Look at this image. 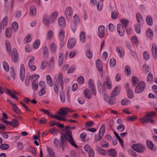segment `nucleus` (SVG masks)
Here are the masks:
<instances>
[{
	"mask_svg": "<svg viewBox=\"0 0 157 157\" xmlns=\"http://www.w3.org/2000/svg\"><path fill=\"white\" fill-rule=\"evenodd\" d=\"M18 53L16 49H14L13 50L11 57L13 61L16 62L18 60Z\"/></svg>",
	"mask_w": 157,
	"mask_h": 157,
	"instance_id": "16",
	"label": "nucleus"
},
{
	"mask_svg": "<svg viewBox=\"0 0 157 157\" xmlns=\"http://www.w3.org/2000/svg\"><path fill=\"white\" fill-rule=\"evenodd\" d=\"M84 96L88 99H90L92 97V94L90 90L86 89L83 92Z\"/></svg>",
	"mask_w": 157,
	"mask_h": 157,
	"instance_id": "21",
	"label": "nucleus"
},
{
	"mask_svg": "<svg viewBox=\"0 0 157 157\" xmlns=\"http://www.w3.org/2000/svg\"><path fill=\"white\" fill-rule=\"evenodd\" d=\"M132 148L136 151L142 153L145 150V146L142 144H136L132 145Z\"/></svg>",
	"mask_w": 157,
	"mask_h": 157,
	"instance_id": "4",
	"label": "nucleus"
},
{
	"mask_svg": "<svg viewBox=\"0 0 157 157\" xmlns=\"http://www.w3.org/2000/svg\"><path fill=\"white\" fill-rule=\"evenodd\" d=\"M131 103V101L127 99H124L121 101V104L123 105H126Z\"/></svg>",
	"mask_w": 157,
	"mask_h": 157,
	"instance_id": "43",
	"label": "nucleus"
},
{
	"mask_svg": "<svg viewBox=\"0 0 157 157\" xmlns=\"http://www.w3.org/2000/svg\"><path fill=\"white\" fill-rule=\"evenodd\" d=\"M52 117L53 118L59 121H66L67 120L65 117L63 116H61L60 115H56L52 116Z\"/></svg>",
	"mask_w": 157,
	"mask_h": 157,
	"instance_id": "24",
	"label": "nucleus"
},
{
	"mask_svg": "<svg viewBox=\"0 0 157 157\" xmlns=\"http://www.w3.org/2000/svg\"><path fill=\"white\" fill-rule=\"evenodd\" d=\"M58 23L60 27L64 26L66 25V21L64 18L63 17L59 18L58 19Z\"/></svg>",
	"mask_w": 157,
	"mask_h": 157,
	"instance_id": "17",
	"label": "nucleus"
},
{
	"mask_svg": "<svg viewBox=\"0 0 157 157\" xmlns=\"http://www.w3.org/2000/svg\"><path fill=\"white\" fill-rule=\"evenodd\" d=\"M105 82L107 88L109 90L111 89L112 87V84L110 81V78L109 76H107V77Z\"/></svg>",
	"mask_w": 157,
	"mask_h": 157,
	"instance_id": "32",
	"label": "nucleus"
},
{
	"mask_svg": "<svg viewBox=\"0 0 157 157\" xmlns=\"http://www.w3.org/2000/svg\"><path fill=\"white\" fill-rule=\"evenodd\" d=\"M73 13V10L71 7H67L65 10L64 13L66 18L67 19L71 18Z\"/></svg>",
	"mask_w": 157,
	"mask_h": 157,
	"instance_id": "8",
	"label": "nucleus"
},
{
	"mask_svg": "<svg viewBox=\"0 0 157 157\" xmlns=\"http://www.w3.org/2000/svg\"><path fill=\"white\" fill-rule=\"evenodd\" d=\"M48 132L53 134H56L59 132V130L56 128H50Z\"/></svg>",
	"mask_w": 157,
	"mask_h": 157,
	"instance_id": "54",
	"label": "nucleus"
},
{
	"mask_svg": "<svg viewBox=\"0 0 157 157\" xmlns=\"http://www.w3.org/2000/svg\"><path fill=\"white\" fill-rule=\"evenodd\" d=\"M35 57L33 56L30 57V59L28 63L29 67L32 71H35L36 69V67L34 65Z\"/></svg>",
	"mask_w": 157,
	"mask_h": 157,
	"instance_id": "7",
	"label": "nucleus"
},
{
	"mask_svg": "<svg viewBox=\"0 0 157 157\" xmlns=\"http://www.w3.org/2000/svg\"><path fill=\"white\" fill-rule=\"evenodd\" d=\"M96 149L99 154L104 156L106 155V152L104 150L98 147H96Z\"/></svg>",
	"mask_w": 157,
	"mask_h": 157,
	"instance_id": "26",
	"label": "nucleus"
},
{
	"mask_svg": "<svg viewBox=\"0 0 157 157\" xmlns=\"http://www.w3.org/2000/svg\"><path fill=\"white\" fill-rule=\"evenodd\" d=\"M67 109H68L67 107L61 109L60 111L59 112V113L63 115H66L67 114Z\"/></svg>",
	"mask_w": 157,
	"mask_h": 157,
	"instance_id": "45",
	"label": "nucleus"
},
{
	"mask_svg": "<svg viewBox=\"0 0 157 157\" xmlns=\"http://www.w3.org/2000/svg\"><path fill=\"white\" fill-rule=\"evenodd\" d=\"M43 52L44 57L47 58L49 55V52L47 47L44 46L43 48Z\"/></svg>",
	"mask_w": 157,
	"mask_h": 157,
	"instance_id": "33",
	"label": "nucleus"
},
{
	"mask_svg": "<svg viewBox=\"0 0 157 157\" xmlns=\"http://www.w3.org/2000/svg\"><path fill=\"white\" fill-rule=\"evenodd\" d=\"M105 127L104 125L103 124L100 128L98 134L101 136H103L105 132Z\"/></svg>",
	"mask_w": 157,
	"mask_h": 157,
	"instance_id": "34",
	"label": "nucleus"
},
{
	"mask_svg": "<svg viewBox=\"0 0 157 157\" xmlns=\"http://www.w3.org/2000/svg\"><path fill=\"white\" fill-rule=\"evenodd\" d=\"M96 66L98 70L101 71L102 70L103 65L101 61L99 59H97L96 61Z\"/></svg>",
	"mask_w": 157,
	"mask_h": 157,
	"instance_id": "22",
	"label": "nucleus"
},
{
	"mask_svg": "<svg viewBox=\"0 0 157 157\" xmlns=\"http://www.w3.org/2000/svg\"><path fill=\"white\" fill-rule=\"evenodd\" d=\"M137 20L138 22H141L143 21V18L141 14L139 13H137L136 14Z\"/></svg>",
	"mask_w": 157,
	"mask_h": 157,
	"instance_id": "46",
	"label": "nucleus"
},
{
	"mask_svg": "<svg viewBox=\"0 0 157 157\" xmlns=\"http://www.w3.org/2000/svg\"><path fill=\"white\" fill-rule=\"evenodd\" d=\"M47 150L49 157H55L54 152L52 148L48 147Z\"/></svg>",
	"mask_w": 157,
	"mask_h": 157,
	"instance_id": "41",
	"label": "nucleus"
},
{
	"mask_svg": "<svg viewBox=\"0 0 157 157\" xmlns=\"http://www.w3.org/2000/svg\"><path fill=\"white\" fill-rule=\"evenodd\" d=\"M13 30L11 28H7L6 29L5 34L6 36L8 38L10 37L11 36Z\"/></svg>",
	"mask_w": 157,
	"mask_h": 157,
	"instance_id": "37",
	"label": "nucleus"
},
{
	"mask_svg": "<svg viewBox=\"0 0 157 157\" xmlns=\"http://www.w3.org/2000/svg\"><path fill=\"white\" fill-rule=\"evenodd\" d=\"M125 128L124 125L121 124L118 125L117 128V130L120 132H123L124 129Z\"/></svg>",
	"mask_w": 157,
	"mask_h": 157,
	"instance_id": "50",
	"label": "nucleus"
},
{
	"mask_svg": "<svg viewBox=\"0 0 157 157\" xmlns=\"http://www.w3.org/2000/svg\"><path fill=\"white\" fill-rule=\"evenodd\" d=\"M114 96H111L109 98L108 101V103L110 105H113L115 103V98H114Z\"/></svg>",
	"mask_w": 157,
	"mask_h": 157,
	"instance_id": "61",
	"label": "nucleus"
},
{
	"mask_svg": "<svg viewBox=\"0 0 157 157\" xmlns=\"http://www.w3.org/2000/svg\"><path fill=\"white\" fill-rule=\"evenodd\" d=\"M116 51L119 57L121 58L124 57V52L123 49L120 50L118 46L116 47Z\"/></svg>",
	"mask_w": 157,
	"mask_h": 157,
	"instance_id": "19",
	"label": "nucleus"
},
{
	"mask_svg": "<svg viewBox=\"0 0 157 157\" xmlns=\"http://www.w3.org/2000/svg\"><path fill=\"white\" fill-rule=\"evenodd\" d=\"M146 21L147 24L149 25H152L153 24L152 17L150 15L147 16Z\"/></svg>",
	"mask_w": 157,
	"mask_h": 157,
	"instance_id": "30",
	"label": "nucleus"
},
{
	"mask_svg": "<svg viewBox=\"0 0 157 157\" xmlns=\"http://www.w3.org/2000/svg\"><path fill=\"white\" fill-rule=\"evenodd\" d=\"M46 79L47 83L49 86L50 87L52 86L53 85V81L52 78L49 75H47L46 76Z\"/></svg>",
	"mask_w": 157,
	"mask_h": 157,
	"instance_id": "27",
	"label": "nucleus"
},
{
	"mask_svg": "<svg viewBox=\"0 0 157 157\" xmlns=\"http://www.w3.org/2000/svg\"><path fill=\"white\" fill-rule=\"evenodd\" d=\"M147 36L150 39H151L153 36V31L150 29H148L146 31Z\"/></svg>",
	"mask_w": 157,
	"mask_h": 157,
	"instance_id": "35",
	"label": "nucleus"
},
{
	"mask_svg": "<svg viewBox=\"0 0 157 157\" xmlns=\"http://www.w3.org/2000/svg\"><path fill=\"white\" fill-rule=\"evenodd\" d=\"M121 22L123 25L124 28H126L128 26L129 21L127 19H121L120 21Z\"/></svg>",
	"mask_w": 157,
	"mask_h": 157,
	"instance_id": "42",
	"label": "nucleus"
},
{
	"mask_svg": "<svg viewBox=\"0 0 157 157\" xmlns=\"http://www.w3.org/2000/svg\"><path fill=\"white\" fill-rule=\"evenodd\" d=\"M60 140L62 144L65 145L66 141H67L72 146L75 148H78V146L75 143V141L74 140L71 132H67L63 137L61 135L60 137Z\"/></svg>",
	"mask_w": 157,
	"mask_h": 157,
	"instance_id": "2",
	"label": "nucleus"
},
{
	"mask_svg": "<svg viewBox=\"0 0 157 157\" xmlns=\"http://www.w3.org/2000/svg\"><path fill=\"white\" fill-rule=\"evenodd\" d=\"M36 8L35 6H31L30 9L29 13L32 16H34L36 14Z\"/></svg>",
	"mask_w": 157,
	"mask_h": 157,
	"instance_id": "23",
	"label": "nucleus"
},
{
	"mask_svg": "<svg viewBox=\"0 0 157 157\" xmlns=\"http://www.w3.org/2000/svg\"><path fill=\"white\" fill-rule=\"evenodd\" d=\"M100 144L103 147L108 148L109 146V143L104 140H102L100 142Z\"/></svg>",
	"mask_w": 157,
	"mask_h": 157,
	"instance_id": "44",
	"label": "nucleus"
},
{
	"mask_svg": "<svg viewBox=\"0 0 157 157\" xmlns=\"http://www.w3.org/2000/svg\"><path fill=\"white\" fill-rule=\"evenodd\" d=\"M63 57L62 53H61L59 55V64L60 66H61L63 63Z\"/></svg>",
	"mask_w": 157,
	"mask_h": 157,
	"instance_id": "52",
	"label": "nucleus"
},
{
	"mask_svg": "<svg viewBox=\"0 0 157 157\" xmlns=\"http://www.w3.org/2000/svg\"><path fill=\"white\" fill-rule=\"evenodd\" d=\"M46 90L45 88L42 87L41 89L40 90L39 92V95L40 96H41L44 95L46 93Z\"/></svg>",
	"mask_w": 157,
	"mask_h": 157,
	"instance_id": "63",
	"label": "nucleus"
},
{
	"mask_svg": "<svg viewBox=\"0 0 157 157\" xmlns=\"http://www.w3.org/2000/svg\"><path fill=\"white\" fill-rule=\"evenodd\" d=\"M87 57L89 59H91L93 56L92 52L89 50H87L86 52Z\"/></svg>",
	"mask_w": 157,
	"mask_h": 157,
	"instance_id": "57",
	"label": "nucleus"
},
{
	"mask_svg": "<svg viewBox=\"0 0 157 157\" xmlns=\"http://www.w3.org/2000/svg\"><path fill=\"white\" fill-rule=\"evenodd\" d=\"M117 30L119 35L121 36H123L125 34L124 29L123 26L121 24L117 25Z\"/></svg>",
	"mask_w": 157,
	"mask_h": 157,
	"instance_id": "11",
	"label": "nucleus"
},
{
	"mask_svg": "<svg viewBox=\"0 0 157 157\" xmlns=\"http://www.w3.org/2000/svg\"><path fill=\"white\" fill-rule=\"evenodd\" d=\"M119 93V90L117 86L115 87L111 94V96H115L118 94Z\"/></svg>",
	"mask_w": 157,
	"mask_h": 157,
	"instance_id": "40",
	"label": "nucleus"
},
{
	"mask_svg": "<svg viewBox=\"0 0 157 157\" xmlns=\"http://www.w3.org/2000/svg\"><path fill=\"white\" fill-rule=\"evenodd\" d=\"M54 33L52 30H51L49 31L47 34V39H51L53 37Z\"/></svg>",
	"mask_w": 157,
	"mask_h": 157,
	"instance_id": "48",
	"label": "nucleus"
},
{
	"mask_svg": "<svg viewBox=\"0 0 157 157\" xmlns=\"http://www.w3.org/2000/svg\"><path fill=\"white\" fill-rule=\"evenodd\" d=\"M64 84L63 74L60 72L58 74L56 75L54 78L53 88L54 92L56 94L58 93L59 86L61 90H63Z\"/></svg>",
	"mask_w": 157,
	"mask_h": 157,
	"instance_id": "1",
	"label": "nucleus"
},
{
	"mask_svg": "<svg viewBox=\"0 0 157 157\" xmlns=\"http://www.w3.org/2000/svg\"><path fill=\"white\" fill-rule=\"evenodd\" d=\"M86 36L85 32L84 31H82L80 34V39L82 43L85 41Z\"/></svg>",
	"mask_w": 157,
	"mask_h": 157,
	"instance_id": "55",
	"label": "nucleus"
},
{
	"mask_svg": "<svg viewBox=\"0 0 157 157\" xmlns=\"http://www.w3.org/2000/svg\"><path fill=\"white\" fill-rule=\"evenodd\" d=\"M124 71L126 74L127 75H129L131 74V69L130 67L128 66H126L125 67L124 69Z\"/></svg>",
	"mask_w": 157,
	"mask_h": 157,
	"instance_id": "59",
	"label": "nucleus"
},
{
	"mask_svg": "<svg viewBox=\"0 0 157 157\" xmlns=\"http://www.w3.org/2000/svg\"><path fill=\"white\" fill-rule=\"evenodd\" d=\"M5 44L6 50L9 54H10L11 52V48L10 44L8 40H6Z\"/></svg>",
	"mask_w": 157,
	"mask_h": 157,
	"instance_id": "25",
	"label": "nucleus"
},
{
	"mask_svg": "<svg viewBox=\"0 0 157 157\" xmlns=\"http://www.w3.org/2000/svg\"><path fill=\"white\" fill-rule=\"evenodd\" d=\"M8 22V18L7 16H6L5 17L2 22H1V25L2 26V28L3 29L5 28L7 25V23Z\"/></svg>",
	"mask_w": 157,
	"mask_h": 157,
	"instance_id": "28",
	"label": "nucleus"
},
{
	"mask_svg": "<svg viewBox=\"0 0 157 157\" xmlns=\"http://www.w3.org/2000/svg\"><path fill=\"white\" fill-rule=\"evenodd\" d=\"M107 152L108 155L113 157H116L117 155L116 150L114 149H110L108 150Z\"/></svg>",
	"mask_w": 157,
	"mask_h": 157,
	"instance_id": "18",
	"label": "nucleus"
},
{
	"mask_svg": "<svg viewBox=\"0 0 157 157\" xmlns=\"http://www.w3.org/2000/svg\"><path fill=\"white\" fill-rule=\"evenodd\" d=\"M20 76L21 80H24L25 76V66L23 63H21L20 67Z\"/></svg>",
	"mask_w": 157,
	"mask_h": 157,
	"instance_id": "13",
	"label": "nucleus"
},
{
	"mask_svg": "<svg viewBox=\"0 0 157 157\" xmlns=\"http://www.w3.org/2000/svg\"><path fill=\"white\" fill-rule=\"evenodd\" d=\"M146 87L145 83L143 82H141L136 86L135 92L136 94H139L142 92Z\"/></svg>",
	"mask_w": 157,
	"mask_h": 157,
	"instance_id": "5",
	"label": "nucleus"
},
{
	"mask_svg": "<svg viewBox=\"0 0 157 157\" xmlns=\"http://www.w3.org/2000/svg\"><path fill=\"white\" fill-rule=\"evenodd\" d=\"M40 44V40L38 39L36 40L33 44L34 48L35 49H37L39 47Z\"/></svg>",
	"mask_w": 157,
	"mask_h": 157,
	"instance_id": "49",
	"label": "nucleus"
},
{
	"mask_svg": "<svg viewBox=\"0 0 157 157\" xmlns=\"http://www.w3.org/2000/svg\"><path fill=\"white\" fill-rule=\"evenodd\" d=\"M39 75L37 74H35L30 77V78L33 80V81H35L39 78Z\"/></svg>",
	"mask_w": 157,
	"mask_h": 157,
	"instance_id": "62",
	"label": "nucleus"
},
{
	"mask_svg": "<svg viewBox=\"0 0 157 157\" xmlns=\"http://www.w3.org/2000/svg\"><path fill=\"white\" fill-rule=\"evenodd\" d=\"M132 40L134 44L137 46L138 45V40L137 37L135 36H133L132 37Z\"/></svg>",
	"mask_w": 157,
	"mask_h": 157,
	"instance_id": "56",
	"label": "nucleus"
},
{
	"mask_svg": "<svg viewBox=\"0 0 157 157\" xmlns=\"http://www.w3.org/2000/svg\"><path fill=\"white\" fill-rule=\"evenodd\" d=\"M151 52L153 58L155 59H157V47L155 43L152 44L151 48Z\"/></svg>",
	"mask_w": 157,
	"mask_h": 157,
	"instance_id": "12",
	"label": "nucleus"
},
{
	"mask_svg": "<svg viewBox=\"0 0 157 157\" xmlns=\"http://www.w3.org/2000/svg\"><path fill=\"white\" fill-rule=\"evenodd\" d=\"M77 24L75 21H73L71 24V28L73 32H75L77 29Z\"/></svg>",
	"mask_w": 157,
	"mask_h": 157,
	"instance_id": "51",
	"label": "nucleus"
},
{
	"mask_svg": "<svg viewBox=\"0 0 157 157\" xmlns=\"http://www.w3.org/2000/svg\"><path fill=\"white\" fill-rule=\"evenodd\" d=\"M50 18L48 15L45 14L43 17V22L44 25L46 26H48L51 23Z\"/></svg>",
	"mask_w": 157,
	"mask_h": 157,
	"instance_id": "14",
	"label": "nucleus"
},
{
	"mask_svg": "<svg viewBox=\"0 0 157 157\" xmlns=\"http://www.w3.org/2000/svg\"><path fill=\"white\" fill-rule=\"evenodd\" d=\"M10 125L13 127H16L18 125V121L16 119H14L10 122Z\"/></svg>",
	"mask_w": 157,
	"mask_h": 157,
	"instance_id": "47",
	"label": "nucleus"
},
{
	"mask_svg": "<svg viewBox=\"0 0 157 157\" xmlns=\"http://www.w3.org/2000/svg\"><path fill=\"white\" fill-rule=\"evenodd\" d=\"M18 28V23L16 22H13L12 24L11 30L15 32L17 30Z\"/></svg>",
	"mask_w": 157,
	"mask_h": 157,
	"instance_id": "36",
	"label": "nucleus"
},
{
	"mask_svg": "<svg viewBox=\"0 0 157 157\" xmlns=\"http://www.w3.org/2000/svg\"><path fill=\"white\" fill-rule=\"evenodd\" d=\"M105 34V27L104 26L101 25L98 28V36L102 38L104 36Z\"/></svg>",
	"mask_w": 157,
	"mask_h": 157,
	"instance_id": "9",
	"label": "nucleus"
},
{
	"mask_svg": "<svg viewBox=\"0 0 157 157\" xmlns=\"http://www.w3.org/2000/svg\"><path fill=\"white\" fill-rule=\"evenodd\" d=\"M155 115V113L154 111L148 112L145 116L140 118V121L143 123L150 122L151 124H154V121L152 118Z\"/></svg>",
	"mask_w": 157,
	"mask_h": 157,
	"instance_id": "3",
	"label": "nucleus"
},
{
	"mask_svg": "<svg viewBox=\"0 0 157 157\" xmlns=\"http://www.w3.org/2000/svg\"><path fill=\"white\" fill-rule=\"evenodd\" d=\"M9 147V145L6 144H2L0 145V148L3 150H6Z\"/></svg>",
	"mask_w": 157,
	"mask_h": 157,
	"instance_id": "58",
	"label": "nucleus"
},
{
	"mask_svg": "<svg viewBox=\"0 0 157 157\" xmlns=\"http://www.w3.org/2000/svg\"><path fill=\"white\" fill-rule=\"evenodd\" d=\"M58 15L57 11H55L52 14L50 17L51 22H54L57 19Z\"/></svg>",
	"mask_w": 157,
	"mask_h": 157,
	"instance_id": "20",
	"label": "nucleus"
},
{
	"mask_svg": "<svg viewBox=\"0 0 157 157\" xmlns=\"http://www.w3.org/2000/svg\"><path fill=\"white\" fill-rule=\"evenodd\" d=\"M88 85L90 89L92 91V93L94 95H96V91L95 87V85L92 79L90 78L88 81Z\"/></svg>",
	"mask_w": 157,
	"mask_h": 157,
	"instance_id": "10",
	"label": "nucleus"
},
{
	"mask_svg": "<svg viewBox=\"0 0 157 157\" xmlns=\"http://www.w3.org/2000/svg\"><path fill=\"white\" fill-rule=\"evenodd\" d=\"M59 39L63 40L65 37L64 30L62 29H61L59 31Z\"/></svg>",
	"mask_w": 157,
	"mask_h": 157,
	"instance_id": "29",
	"label": "nucleus"
},
{
	"mask_svg": "<svg viewBox=\"0 0 157 157\" xmlns=\"http://www.w3.org/2000/svg\"><path fill=\"white\" fill-rule=\"evenodd\" d=\"M51 51L53 53H55L57 50V46L54 43H52L50 45Z\"/></svg>",
	"mask_w": 157,
	"mask_h": 157,
	"instance_id": "31",
	"label": "nucleus"
},
{
	"mask_svg": "<svg viewBox=\"0 0 157 157\" xmlns=\"http://www.w3.org/2000/svg\"><path fill=\"white\" fill-rule=\"evenodd\" d=\"M3 66L4 70L6 72H8L9 70V67L7 63L6 62H4L3 63Z\"/></svg>",
	"mask_w": 157,
	"mask_h": 157,
	"instance_id": "60",
	"label": "nucleus"
},
{
	"mask_svg": "<svg viewBox=\"0 0 157 157\" xmlns=\"http://www.w3.org/2000/svg\"><path fill=\"white\" fill-rule=\"evenodd\" d=\"M146 144L148 148L151 150H153L154 148V145L153 143L150 140H147Z\"/></svg>",
	"mask_w": 157,
	"mask_h": 157,
	"instance_id": "38",
	"label": "nucleus"
},
{
	"mask_svg": "<svg viewBox=\"0 0 157 157\" xmlns=\"http://www.w3.org/2000/svg\"><path fill=\"white\" fill-rule=\"evenodd\" d=\"M53 142L54 145L57 148H59L60 145L64 146L62 144L61 142L60 143L59 140L57 138H55Z\"/></svg>",
	"mask_w": 157,
	"mask_h": 157,
	"instance_id": "39",
	"label": "nucleus"
},
{
	"mask_svg": "<svg viewBox=\"0 0 157 157\" xmlns=\"http://www.w3.org/2000/svg\"><path fill=\"white\" fill-rule=\"evenodd\" d=\"M76 40L75 39L72 38L69 39L68 41L67 47L69 48H72L75 46L76 43Z\"/></svg>",
	"mask_w": 157,
	"mask_h": 157,
	"instance_id": "15",
	"label": "nucleus"
},
{
	"mask_svg": "<svg viewBox=\"0 0 157 157\" xmlns=\"http://www.w3.org/2000/svg\"><path fill=\"white\" fill-rule=\"evenodd\" d=\"M32 87L34 90H36L38 87L37 83L35 81H33L32 84Z\"/></svg>",
	"mask_w": 157,
	"mask_h": 157,
	"instance_id": "64",
	"label": "nucleus"
},
{
	"mask_svg": "<svg viewBox=\"0 0 157 157\" xmlns=\"http://www.w3.org/2000/svg\"><path fill=\"white\" fill-rule=\"evenodd\" d=\"M84 149L88 154L89 157H94V150L89 144H86L84 146Z\"/></svg>",
	"mask_w": 157,
	"mask_h": 157,
	"instance_id": "6",
	"label": "nucleus"
},
{
	"mask_svg": "<svg viewBox=\"0 0 157 157\" xmlns=\"http://www.w3.org/2000/svg\"><path fill=\"white\" fill-rule=\"evenodd\" d=\"M32 38L30 34L27 35L25 38V41L26 43H28L31 41Z\"/></svg>",
	"mask_w": 157,
	"mask_h": 157,
	"instance_id": "53",
	"label": "nucleus"
}]
</instances>
